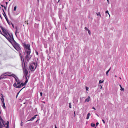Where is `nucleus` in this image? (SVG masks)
I'll return each instance as SVG.
<instances>
[{"label":"nucleus","mask_w":128,"mask_h":128,"mask_svg":"<svg viewBox=\"0 0 128 128\" xmlns=\"http://www.w3.org/2000/svg\"><path fill=\"white\" fill-rule=\"evenodd\" d=\"M26 85L24 83H23L22 82H21L20 84L19 85V86H17V84H16V83L15 82L14 84V86L16 88H20L21 87H22L24 86H25Z\"/></svg>","instance_id":"20e7f679"},{"label":"nucleus","mask_w":128,"mask_h":128,"mask_svg":"<svg viewBox=\"0 0 128 128\" xmlns=\"http://www.w3.org/2000/svg\"><path fill=\"white\" fill-rule=\"evenodd\" d=\"M34 66L33 64H31L29 66V68L30 70H31V71H34L35 69H34Z\"/></svg>","instance_id":"6e6552de"},{"label":"nucleus","mask_w":128,"mask_h":128,"mask_svg":"<svg viewBox=\"0 0 128 128\" xmlns=\"http://www.w3.org/2000/svg\"><path fill=\"white\" fill-rule=\"evenodd\" d=\"M26 66L25 67L24 66V68H22L24 71V76H28V71L26 68Z\"/></svg>","instance_id":"39448f33"},{"label":"nucleus","mask_w":128,"mask_h":128,"mask_svg":"<svg viewBox=\"0 0 128 128\" xmlns=\"http://www.w3.org/2000/svg\"><path fill=\"white\" fill-rule=\"evenodd\" d=\"M9 122L8 121L6 123V124L7 125V126H6L7 128H9Z\"/></svg>","instance_id":"6ab92c4d"},{"label":"nucleus","mask_w":128,"mask_h":128,"mask_svg":"<svg viewBox=\"0 0 128 128\" xmlns=\"http://www.w3.org/2000/svg\"><path fill=\"white\" fill-rule=\"evenodd\" d=\"M20 82L19 81H18V82H16L17 86H19V85L20 84Z\"/></svg>","instance_id":"393cba45"},{"label":"nucleus","mask_w":128,"mask_h":128,"mask_svg":"<svg viewBox=\"0 0 128 128\" xmlns=\"http://www.w3.org/2000/svg\"><path fill=\"white\" fill-rule=\"evenodd\" d=\"M39 120V119H38V120H36V121L35 122H38V120Z\"/></svg>","instance_id":"69168bd1"},{"label":"nucleus","mask_w":128,"mask_h":128,"mask_svg":"<svg viewBox=\"0 0 128 128\" xmlns=\"http://www.w3.org/2000/svg\"><path fill=\"white\" fill-rule=\"evenodd\" d=\"M4 9H5V10H6V7H7V6H4Z\"/></svg>","instance_id":"13d9d810"},{"label":"nucleus","mask_w":128,"mask_h":128,"mask_svg":"<svg viewBox=\"0 0 128 128\" xmlns=\"http://www.w3.org/2000/svg\"><path fill=\"white\" fill-rule=\"evenodd\" d=\"M3 124L4 125V126H5V124H6V123L5 122L4 123V121L3 120V121H2Z\"/></svg>","instance_id":"de8ad7c7"},{"label":"nucleus","mask_w":128,"mask_h":128,"mask_svg":"<svg viewBox=\"0 0 128 128\" xmlns=\"http://www.w3.org/2000/svg\"><path fill=\"white\" fill-rule=\"evenodd\" d=\"M1 5V6L2 7H3H3H4V5H2L1 4V5Z\"/></svg>","instance_id":"338daca9"},{"label":"nucleus","mask_w":128,"mask_h":128,"mask_svg":"<svg viewBox=\"0 0 128 128\" xmlns=\"http://www.w3.org/2000/svg\"><path fill=\"white\" fill-rule=\"evenodd\" d=\"M40 96H42V92H40Z\"/></svg>","instance_id":"864d4df0"},{"label":"nucleus","mask_w":128,"mask_h":128,"mask_svg":"<svg viewBox=\"0 0 128 128\" xmlns=\"http://www.w3.org/2000/svg\"><path fill=\"white\" fill-rule=\"evenodd\" d=\"M12 33H11L10 34V33L8 34V35L9 36V37H9L10 38H12Z\"/></svg>","instance_id":"5701e85b"},{"label":"nucleus","mask_w":128,"mask_h":128,"mask_svg":"<svg viewBox=\"0 0 128 128\" xmlns=\"http://www.w3.org/2000/svg\"><path fill=\"white\" fill-rule=\"evenodd\" d=\"M6 39L8 40V41L12 45L13 47L15 48L16 50H18L16 48L15 46L12 43V42L14 41V37L13 35L12 34V38H10L9 37H7V38H6Z\"/></svg>","instance_id":"f03ea898"},{"label":"nucleus","mask_w":128,"mask_h":128,"mask_svg":"<svg viewBox=\"0 0 128 128\" xmlns=\"http://www.w3.org/2000/svg\"><path fill=\"white\" fill-rule=\"evenodd\" d=\"M0 120L1 121H2V122L3 121V120L2 118V117H1L0 115Z\"/></svg>","instance_id":"4c0bfd02"},{"label":"nucleus","mask_w":128,"mask_h":128,"mask_svg":"<svg viewBox=\"0 0 128 128\" xmlns=\"http://www.w3.org/2000/svg\"><path fill=\"white\" fill-rule=\"evenodd\" d=\"M21 121V123H20V125L21 126H22V121Z\"/></svg>","instance_id":"5fc2aeb1"},{"label":"nucleus","mask_w":128,"mask_h":128,"mask_svg":"<svg viewBox=\"0 0 128 128\" xmlns=\"http://www.w3.org/2000/svg\"><path fill=\"white\" fill-rule=\"evenodd\" d=\"M11 24H12V26L14 28V24H12V23H11Z\"/></svg>","instance_id":"6e6d98bb"},{"label":"nucleus","mask_w":128,"mask_h":128,"mask_svg":"<svg viewBox=\"0 0 128 128\" xmlns=\"http://www.w3.org/2000/svg\"><path fill=\"white\" fill-rule=\"evenodd\" d=\"M28 80H26L24 82V83L25 84H26H26L28 82Z\"/></svg>","instance_id":"2f4dec72"},{"label":"nucleus","mask_w":128,"mask_h":128,"mask_svg":"<svg viewBox=\"0 0 128 128\" xmlns=\"http://www.w3.org/2000/svg\"><path fill=\"white\" fill-rule=\"evenodd\" d=\"M25 86H24V87L22 88L17 93V95H18V94H19L20 92V91L22 90L23 88H25Z\"/></svg>","instance_id":"f704fd0d"},{"label":"nucleus","mask_w":128,"mask_h":128,"mask_svg":"<svg viewBox=\"0 0 128 128\" xmlns=\"http://www.w3.org/2000/svg\"><path fill=\"white\" fill-rule=\"evenodd\" d=\"M25 50L26 54H30L31 52L30 49V45L29 44H27L24 47Z\"/></svg>","instance_id":"f257e3e1"},{"label":"nucleus","mask_w":128,"mask_h":128,"mask_svg":"<svg viewBox=\"0 0 128 128\" xmlns=\"http://www.w3.org/2000/svg\"><path fill=\"white\" fill-rule=\"evenodd\" d=\"M38 59H37V60L36 61V62H33L32 63V64H33V65L34 66V67L35 68V69H36V68L37 66L38 65Z\"/></svg>","instance_id":"1a4fd4ad"},{"label":"nucleus","mask_w":128,"mask_h":128,"mask_svg":"<svg viewBox=\"0 0 128 128\" xmlns=\"http://www.w3.org/2000/svg\"><path fill=\"white\" fill-rule=\"evenodd\" d=\"M37 109L36 108L34 110V113H36L37 112Z\"/></svg>","instance_id":"c85d7f7f"},{"label":"nucleus","mask_w":128,"mask_h":128,"mask_svg":"<svg viewBox=\"0 0 128 128\" xmlns=\"http://www.w3.org/2000/svg\"><path fill=\"white\" fill-rule=\"evenodd\" d=\"M6 6H7V5L8 4V2H6Z\"/></svg>","instance_id":"774afa93"},{"label":"nucleus","mask_w":128,"mask_h":128,"mask_svg":"<svg viewBox=\"0 0 128 128\" xmlns=\"http://www.w3.org/2000/svg\"><path fill=\"white\" fill-rule=\"evenodd\" d=\"M35 52L37 55H38V52L36 50H35Z\"/></svg>","instance_id":"a18cd8bd"},{"label":"nucleus","mask_w":128,"mask_h":128,"mask_svg":"<svg viewBox=\"0 0 128 128\" xmlns=\"http://www.w3.org/2000/svg\"><path fill=\"white\" fill-rule=\"evenodd\" d=\"M106 13H108V14H109V15H109V14L108 13V10H106Z\"/></svg>","instance_id":"603ef678"},{"label":"nucleus","mask_w":128,"mask_h":128,"mask_svg":"<svg viewBox=\"0 0 128 128\" xmlns=\"http://www.w3.org/2000/svg\"><path fill=\"white\" fill-rule=\"evenodd\" d=\"M38 24H35V26H38Z\"/></svg>","instance_id":"8fccbe9b"},{"label":"nucleus","mask_w":128,"mask_h":128,"mask_svg":"<svg viewBox=\"0 0 128 128\" xmlns=\"http://www.w3.org/2000/svg\"><path fill=\"white\" fill-rule=\"evenodd\" d=\"M15 28L16 30H18V27L17 26H16L15 27Z\"/></svg>","instance_id":"3c124183"},{"label":"nucleus","mask_w":128,"mask_h":128,"mask_svg":"<svg viewBox=\"0 0 128 128\" xmlns=\"http://www.w3.org/2000/svg\"><path fill=\"white\" fill-rule=\"evenodd\" d=\"M119 86H120V90L121 91L122 90V91H124V88H122V86L121 85H120V84H119Z\"/></svg>","instance_id":"412c9836"},{"label":"nucleus","mask_w":128,"mask_h":128,"mask_svg":"<svg viewBox=\"0 0 128 128\" xmlns=\"http://www.w3.org/2000/svg\"><path fill=\"white\" fill-rule=\"evenodd\" d=\"M14 46H15V47H16V48L18 47H19V46H20L19 44H18V43H17V44H16L14 45Z\"/></svg>","instance_id":"aec40b11"},{"label":"nucleus","mask_w":128,"mask_h":128,"mask_svg":"<svg viewBox=\"0 0 128 128\" xmlns=\"http://www.w3.org/2000/svg\"><path fill=\"white\" fill-rule=\"evenodd\" d=\"M75 111H74V116H76V114H75Z\"/></svg>","instance_id":"052dcab7"},{"label":"nucleus","mask_w":128,"mask_h":128,"mask_svg":"<svg viewBox=\"0 0 128 128\" xmlns=\"http://www.w3.org/2000/svg\"><path fill=\"white\" fill-rule=\"evenodd\" d=\"M4 99L3 98V100L2 101V103L3 104L2 107L4 108H6V106H5V104L4 102Z\"/></svg>","instance_id":"dca6fc26"},{"label":"nucleus","mask_w":128,"mask_h":128,"mask_svg":"<svg viewBox=\"0 0 128 128\" xmlns=\"http://www.w3.org/2000/svg\"><path fill=\"white\" fill-rule=\"evenodd\" d=\"M90 98L89 96H88V97L84 101V102H89L90 100Z\"/></svg>","instance_id":"ddd939ff"},{"label":"nucleus","mask_w":128,"mask_h":128,"mask_svg":"<svg viewBox=\"0 0 128 128\" xmlns=\"http://www.w3.org/2000/svg\"><path fill=\"white\" fill-rule=\"evenodd\" d=\"M90 115V113H88L86 119L88 120L89 118V116Z\"/></svg>","instance_id":"f3484780"},{"label":"nucleus","mask_w":128,"mask_h":128,"mask_svg":"<svg viewBox=\"0 0 128 128\" xmlns=\"http://www.w3.org/2000/svg\"><path fill=\"white\" fill-rule=\"evenodd\" d=\"M96 14H97L98 16H100V17H101V15H100V12H98V13H96Z\"/></svg>","instance_id":"e433bc0d"},{"label":"nucleus","mask_w":128,"mask_h":128,"mask_svg":"<svg viewBox=\"0 0 128 128\" xmlns=\"http://www.w3.org/2000/svg\"><path fill=\"white\" fill-rule=\"evenodd\" d=\"M22 45L24 46V48L26 46V44L25 42L22 43Z\"/></svg>","instance_id":"72a5a7b5"},{"label":"nucleus","mask_w":128,"mask_h":128,"mask_svg":"<svg viewBox=\"0 0 128 128\" xmlns=\"http://www.w3.org/2000/svg\"><path fill=\"white\" fill-rule=\"evenodd\" d=\"M0 94V95L2 97V98H1L0 99H1V100H3V99H4V98H3V96L2 94V93H1Z\"/></svg>","instance_id":"b1692460"},{"label":"nucleus","mask_w":128,"mask_h":128,"mask_svg":"<svg viewBox=\"0 0 128 128\" xmlns=\"http://www.w3.org/2000/svg\"><path fill=\"white\" fill-rule=\"evenodd\" d=\"M111 69V68H109V70H108L106 72V75L107 76H108V72H109V71H110V69Z\"/></svg>","instance_id":"a211bd4d"},{"label":"nucleus","mask_w":128,"mask_h":128,"mask_svg":"<svg viewBox=\"0 0 128 128\" xmlns=\"http://www.w3.org/2000/svg\"><path fill=\"white\" fill-rule=\"evenodd\" d=\"M92 108L93 109H94V110H96V109L93 106L92 107Z\"/></svg>","instance_id":"bf43d9fd"},{"label":"nucleus","mask_w":128,"mask_h":128,"mask_svg":"<svg viewBox=\"0 0 128 128\" xmlns=\"http://www.w3.org/2000/svg\"><path fill=\"white\" fill-rule=\"evenodd\" d=\"M25 76V79L26 80H28V79L29 78V76Z\"/></svg>","instance_id":"4be33fe9"},{"label":"nucleus","mask_w":128,"mask_h":128,"mask_svg":"<svg viewBox=\"0 0 128 128\" xmlns=\"http://www.w3.org/2000/svg\"><path fill=\"white\" fill-rule=\"evenodd\" d=\"M84 29H85V30H89L88 29V28L87 27H85L84 28Z\"/></svg>","instance_id":"49530a36"},{"label":"nucleus","mask_w":128,"mask_h":128,"mask_svg":"<svg viewBox=\"0 0 128 128\" xmlns=\"http://www.w3.org/2000/svg\"><path fill=\"white\" fill-rule=\"evenodd\" d=\"M20 58L22 61V68H24V66L25 67L26 66V61L24 60V58L22 57V56H21Z\"/></svg>","instance_id":"7ed1b4c3"},{"label":"nucleus","mask_w":128,"mask_h":128,"mask_svg":"<svg viewBox=\"0 0 128 128\" xmlns=\"http://www.w3.org/2000/svg\"><path fill=\"white\" fill-rule=\"evenodd\" d=\"M7 75H4V74H2L0 76L2 79L5 78H6V76H7Z\"/></svg>","instance_id":"4468645a"},{"label":"nucleus","mask_w":128,"mask_h":128,"mask_svg":"<svg viewBox=\"0 0 128 128\" xmlns=\"http://www.w3.org/2000/svg\"><path fill=\"white\" fill-rule=\"evenodd\" d=\"M18 30H16V31L15 32V34L16 35V36H17V35L16 34V33H18L19 32H18Z\"/></svg>","instance_id":"a19ab883"},{"label":"nucleus","mask_w":128,"mask_h":128,"mask_svg":"<svg viewBox=\"0 0 128 128\" xmlns=\"http://www.w3.org/2000/svg\"><path fill=\"white\" fill-rule=\"evenodd\" d=\"M102 121L103 123L104 124H105V121L103 119H102Z\"/></svg>","instance_id":"09e8293b"},{"label":"nucleus","mask_w":128,"mask_h":128,"mask_svg":"<svg viewBox=\"0 0 128 128\" xmlns=\"http://www.w3.org/2000/svg\"><path fill=\"white\" fill-rule=\"evenodd\" d=\"M6 34H7V35H8V33H9L8 32V31L7 30H6Z\"/></svg>","instance_id":"4d7b16f0"},{"label":"nucleus","mask_w":128,"mask_h":128,"mask_svg":"<svg viewBox=\"0 0 128 128\" xmlns=\"http://www.w3.org/2000/svg\"><path fill=\"white\" fill-rule=\"evenodd\" d=\"M95 124L93 123H92L91 124V126L94 127L95 126Z\"/></svg>","instance_id":"a878e982"},{"label":"nucleus","mask_w":128,"mask_h":128,"mask_svg":"<svg viewBox=\"0 0 128 128\" xmlns=\"http://www.w3.org/2000/svg\"><path fill=\"white\" fill-rule=\"evenodd\" d=\"M35 20H37L39 21H40V18L39 16H36L35 17Z\"/></svg>","instance_id":"2eb2a0df"},{"label":"nucleus","mask_w":128,"mask_h":128,"mask_svg":"<svg viewBox=\"0 0 128 128\" xmlns=\"http://www.w3.org/2000/svg\"><path fill=\"white\" fill-rule=\"evenodd\" d=\"M55 128H58L56 126V124L54 125Z\"/></svg>","instance_id":"680f3d73"},{"label":"nucleus","mask_w":128,"mask_h":128,"mask_svg":"<svg viewBox=\"0 0 128 128\" xmlns=\"http://www.w3.org/2000/svg\"><path fill=\"white\" fill-rule=\"evenodd\" d=\"M20 46H19V47H17L16 48L18 50L17 51L20 50H21V49L20 47Z\"/></svg>","instance_id":"bb28decb"},{"label":"nucleus","mask_w":128,"mask_h":128,"mask_svg":"<svg viewBox=\"0 0 128 128\" xmlns=\"http://www.w3.org/2000/svg\"><path fill=\"white\" fill-rule=\"evenodd\" d=\"M34 120L32 119V118H30V120H28L27 121H32Z\"/></svg>","instance_id":"ea45409f"},{"label":"nucleus","mask_w":128,"mask_h":128,"mask_svg":"<svg viewBox=\"0 0 128 128\" xmlns=\"http://www.w3.org/2000/svg\"><path fill=\"white\" fill-rule=\"evenodd\" d=\"M12 42L14 46L16 44H17V43L15 41V40H14V41L13 42Z\"/></svg>","instance_id":"c756f323"},{"label":"nucleus","mask_w":128,"mask_h":128,"mask_svg":"<svg viewBox=\"0 0 128 128\" xmlns=\"http://www.w3.org/2000/svg\"><path fill=\"white\" fill-rule=\"evenodd\" d=\"M16 6H15L14 7V11H16Z\"/></svg>","instance_id":"58836bf2"},{"label":"nucleus","mask_w":128,"mask_h":128,"mask_svg":"<svg viewBox=\"0 0 128 128\" xmlns=\"http://www.w3.org/2000/svg\"><path fill=\"white\" fill-rule=\"evenodd\" d=\"M88 33L89 34H90V31L89 30H88Z\"/></svg>","instance_id":"79ce46f5"},{"label":"nucleus","mask_w":128,"mask_h":128,"mask_svg":"<svg viewBox=\"0 0 128 128\" xmlns=\"http://www.w3.org/2000/svg\"><path fill=\"white\" fill-rule=\"evenodd\" d=\"M0 27L1 29L2 30L3 32L4 33L7 34L6 32V30L3 28L1 26H0Z\"/></svg>","instance_id":"9b49d317"},{"label":"nucleus","mask_w":128,"mask_h":128,"mask_svg":"<svg viewBox=\"0 0 128 128\" xmlns=\"http://www.w3.org/2000/svg\"><path fill=\"white\" fill-rule=\"evenodd\" d=\"M104 82V80H103L102 81L101 80H100L99 81V84L102 83H103Z\"/></svg>","instance_id":"cd10ccee"},{"label":"nucleus","mask_w":128,"mask_h":128,"mask_svg":"<svg viewBox=\"0 0 128 128\" xmlns=\"http://www.w3.org/2000/svg\"><path fill=\"white\" fill-rule=\"evenodd\" d=\"M86 91H87L88 89V88L87 87V86H86Z\"/></svg>","instance_id":"c03bdc74"},{"label":"nucleus","mask_w":128,"mask_h":128,"mask_svg":"<svg viewBox=\"0 0 128 128\" xmlns=\"http://www.w3.org/2000/svg\"><path fill=\"white\" fill-rule=\"evenodd\" d=\"M2 11L4 13H2L3 14V15L4 16V17L5 18L6 20L8 23V24L10 25V23L9 21L8 20V19L6 16V14L5 12H4V9L3 8L2 9Z\"/></svg>","instance_id":"423d86ee"},{"label":"nucleus","mask_w":128,"mask_h":128,"mask_svg":"<svg viewBox=\"0 0 128 128\" xmlns=\"http://www.w3.org/2000/svg\"><path fill=\"white\" fill-rule=\"evenodd\" d=\"M99 124V123L98 122H97L96 123V126H98V125Z\"/></svg>","instance_id":"37998d69"},{"label":"nucleus","mask_w":128,"mask_h":128,"mask_svg":"<svg viewBox=\"0 0 128 128\" xmlns=\"http://www.w3.org/2000/svg\"><path fill=\"white\" fill-rule=\"evenodd\" d=\"M100 89H101L102 88V86L101 85H100Z\"/></svg>","instance_id":"e2e57ef3"},{"label":"nucleus","mask_w":128,"mask_h":128,"mask_svg":"<svg viewBox=\"0 0 128 128\" xmlns=\"http://www.w3.org/2000/svg\"><path fill=\"white\" fill-rule=\"evenodd\" d=\"M8 76H12L14 77L15 78V81L16 82L19 81L18 77L16 76L15 74H12L11 75H9Z\"/></svg>","instance_id":"0eeeda50"},{"label":"nucleus","mask_w":128,"mask_h":128,"mask_svg":"<svg viewBox=\"0 0 128 128\" xmlns=\"http://www.w3.org/2000/svg\"><path fill=\"white\" fill-rule=\"evenodd\" d=\"M3 127V125L2 124L1 122L0 121V128H2Z\"/></svg>","instance_id":"473e14b6"},{"label":"nucleus","mask_w":128,"mask_h":128,"mask_svg":"<svg viewBox=\"0 0 128 128\" xmlns=\"http://www.w3.org/2000/svg\"><path fill=\"white\" fill-rule=\"evenodd\" d=\"M27 55H26L25 57V59L26 60H27V61H28L29 60H30L31 58V57H30L29 58L28 55H30V54H26Z\"/></svg>","instance_id":"9d476101"},{"label":"nucleus","mask_w":128,"mask_h":128,"mask_svg":"<svg viewBox=\"0 0 128 128\" xmlns=\"http://www.w3.org/2000/svg\"><path fill=\"white\" fill-rule=\"evenodd\" d=\"M8 15L10 17H11V16H10V12L8 10Z\"/></svg>","instance_id":"7c9ffc66"},{"label":"nucleus","mask_w":128,"mask_h":128,"mask_svg":"<svg viewBox=\"0 0 128 128\" xmlns=\"http://www.w3.org/2000/svg\"><path fill=\"white\" fill-rule=\"evenodd\" d=\"M69 107L70 108H72V106H71V103H69Z\"/></svg>","instance_id":"c9c22d12"},{"label":"nucleus","mask_w":128,"mask_h":128,"mask_svg":"<svg viewBox=\"0 0 128 128\" xmlns=\"http://www.w3.org/2000/svg\"><path fill=\"white\" fill-rule=\"evenodd\" d=\"M4 34H3L1 32V31L0 30V34H1L2 35L4 36L6 38H7V37H8V35L7 34H6L4 33Z\"/></svg>","instance_id":"f8f14e48"},{"label":"nucleus","mask_w":128,"mask_h":128,"mask_svg":"<svg viewBox=\"0 0 128 128\" xmlns=\"http://www.w3.org/2000/svg\"><path fill=\"white\" fill-rule=\"evenodd\" d=\"M19 56H20V58L21 56H22L21 53L20 52L19 54Z\"/></svg>","instance_id":"0e129e2a"}]
</instances>
